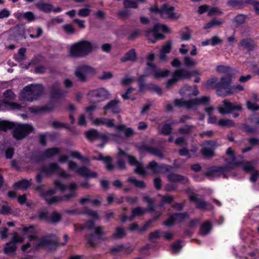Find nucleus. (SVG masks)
I'll return each mask as SVG.
<instances>
[{
  "label": "nucleus",
  "instance_id": "obj_56",
  "mask_svg": "<svg viewBox=\"0 0 259 259\" xmlns=\"http://www.w3.org/2000/svg\"><path fill=\"white\" fill-rule=\"evenodd\" d=\"M63 29L65 32L68 34H72L75 33V30L72 24H65L63 26Z\"/></svg>",
  "mask_w": 259,
  "mask_h": 259
},
{
  "label": "nucleus",
  "instance_id": "obj_51",
  "mask_svg": "<svg viewBox=\"0 0 259 259\" xmlns=\"http://www.w3.org/2000/svg\"><path fill=\"white\" fill-rule=\"evenodd\" d=\"M125 235V231L123 228L117 227L116 229L115 233L113 234V237L114 238L118 239L124 237Z\"/></svg>",
  "mask_w": 259,
  "mask_h": 259
},
{
  "label": "nucleus",
  "instance_id": "obj_18",
  "mask_svg": "<svg viewBox=\"0 0 259 259\" xmlns=\"http://www.w3.org/2000/svg\"><path fill=\"white\" fill-rule=\"evenodd\" d=\"M242 109V106L239 104L232 103L229 101H223V105L218 108L219 112L222 114L230 113L234 110L240 111Z\"/></svg>",
  "mask_w": 259,
  "mask_h": 259
},
{
  "label": "nucleus",
  "instance_id": "obj_59",
  "mask_svg": "<svg viewBox=\"0 0 259 259\" xmlns=\"http://www.w3.org/2000/svg\"><path fill=\"white\" fill-rule=\"evenodd\" d=\"M91 12V10L90 9L88 8H85L81 9L79 10L78 14L80 17H87L88 16Z\"/></svg>",
  "mask_w": 259,
  "mask_h": 259
},
{
  "label": "nucleus",
  "instance_id": "obj_17",
  "mask_svg": "<svg viewBox=\"0 0 259 259\" xmlns=\"http://www.w3.org/2000/svg\"><path fill=\"white\" fill-rule=\"evenodd\" d=\"M24 238L20 236L17 233L13 234L12 240L10 242L6 244L4 248V252L7 254H13L17 248L16 243H21L23 241Z\"/></svg>",
  "mask_w": 259,
  "mask_h": 259
},
{
  "label": "nucleus",
  "instance_id": "obj_20",
  "mask_svg": "<svg viewBox=\"0 0 259 259\" xmlns=\"http://www.w3.org/2000/svg\"><path fill=\"white\" fill-rule=\"evenodd\" d=\"M61 150L58 148H49L44 151L39 156L35 155L31 159L32 162L39 161L44 158H50L60 153Z\"/></svg>",
  "mask_w": 259,
  "mask_h": 259
},
{
  "label": "nucleus",
  "instance_id": "obj_52",
  "mask_svg": "<svg viewBox=\"0 0 259 259\" xmlns=\"http://www.w3.org/2000/svg\"><path fill=\"white\" fill-rule=\"evenodd\" d=\"M172 123L170 124L165 123L163 124L161 127H160V132L164 135H169L171 132V125Z\"/></svg>",
  "mask_w": 259,
  "mask_h": 259
},
{
  "label": "nucleus",
  "instance_id": "obj_63",
  "mask_svg": "<svg viewBox=\"0 0 259 259\" xmlns=\"http://www.w3.org/2000/svg\"><path fill=\"white\" fill-rule=\"evenodd\" d=\"M234 21L238 24H242L245 21V16L243 15H238L235 17Z\"/></svg>",
  "mask_w": 259,
  "mask_h": 259
},
{
  "label": "nucleus",
  "instance_id": "obj_41",
  "mask_svg": "<svg viewBox=\"0 0 259 259\" xmlns=\"http://www.w3.org/2000/svg\"><path fill=\"white\" fill-rule=\"evenodd\" d=\"M183 62H184V65L186 67H195V66L197 65V64L198 63L197 61L195 59H194L188 56H185L184 58Z\"/></svg>",
  "mask_w": 259,
  "mask_h": 259
},
{
  "label": "nucleus",
  "instance_id": "obj_8",
  "mask_svg": "<svg viewBox=\"0 0 259 259\" xmlns=\"http://www.w3.org/2000/svg\"><path fill=\"white\" fill-rule=\"evenodd\" d=\"M209 101V97L204 96L200 98H196L189 101H185L183 99L181 100L176 99L175 101V103L178 106L191 109L199 104H206Z\"/></svg>",
  "mask_w": 259,
  "mask_h": 259
},
{
  "label": "nucleus",
  "instance_id": "obj_50",
  "mask_svg": "<svg viewBox=\"0 0 259 259\" xmlns=\"http://www.w3.org/2000/svg\"><path fill=\"white\" fill-rule=\"evenodd\" d=\"M218 125L224 127H231L234 126V123L230 119H222L218 122Z\"/></svg>",
  "mask_w": 259,
  "mask_h": 259
},
{
  "label": "nucleus",
  "instance_id": "obj_42",
  "mask_svg": "<svg viewBox=\"0 0 259 259\" xmlns=\"http://www.w3.org/2000/svg\"><path fill=\"white\" fill-rule=\"evenodd\" d=\"M30 186V182L29 181L23 180L16 183L14 185L15 189H26Z\"/></svg>",
  "mask_w": 259,
  "mask_h": 259
},
{
  "label": "nucleus",
  "instance_id": "obj_35",
  "mask_svg": "<svg viewBox=\"0 0 259 259\" xmlns=\"http://www.w3.org/2000/svg\"><path fill=\"white\" fill-rule=\"evenodd\" d=\"M94 159L103 160L106 165V168L108 170H112L114 168V165L111 164L112 158L109 156L104 157L101 154H100L98 157H94Z\"/></svg>",
  "mask_w": 259,
  "mask_h": 259
},
{
  "label": "nucleus",
  "instance_id": "obj_32",
  "mask_svg": "<svg viewBox=\"0 0 259 259\" xmlns=\"http://www.w3.org/2000/svg\"><path fill=\"white\" fill-rule=\"evenodd\" d=\"M118 100H113L109 102L106 106H104L103 109L104 110H110L113 113H117L120 111L118 107Z\"/></svg>",
  "mask_w": 259,
  "mask_h": 259
},
{
  "label": "nucleus",
  "instance_id": "obj_7",
  "mask_svg": "<svg viewBox=\"0 0 259 259\" xmlns=\"http://www.w3.org/2000/svg\"><path fill=\"white\" fill-rule=\"evenodd\" d=\"M169 32L168 27L163 24H157L155 25L153 30L146 31V36L152 43H155L156 40L164 38V36L160 33H167Z\"/></svg>",
  "mask_w": 259,
  "mask_h": 259
},
{
  "label": "nucleus",
  "instance_id": "obj_57",
  "mask_svg": "<svg viewBox=\"0 0 259 259\" xmlns=\"http://www.w3.org/2000/svg\"><path fill=\"white\" fill-rule=\"evenodd\" d=\"M222 24V22L221 21L213 19L210 21L209 22L207 23L205 26L204 27V29H208L210 28L215 26H219Z\"/></svg>",
  "mask_w": 259,
  "mask_h": 259
},
{
  "label": "nucleus",
  "instance_id": "obj_43",
  "mask_svg": "<svg viewBox=\"0 0 259 259\" xmlns=\"http://www.w3.org/2000/svg\"><path fill=\"white\" fill-rule=\"evenodd\" d=\"M211 226L209 222H205L201 225L200 233L202 235H205L211 230Z\"/></svg>",
  "mask_w": 259,
  "mask_h": 259
},
{
  "label": "nucleus",
  "instance_id": "obj_2",
  "mask_svg": "<svg viewBox=\"0 0 259 259\" xmlns=\"http://www.w3.org/2000/svg\"><path fill=\"white\" fill-rule=\"evenodd\" d=\"M226 153L229 156L227 162L230 165V166L212 167L205 173L206 176L210 179L219 177L227 178L231 167L233 168L242 163L243 158L241 156L235 157L234 151L231 147L227 149Z\"/></svg>",
  "mask_w": 259,
  "mask_h": 259
},
{
  "label": "nucleus",
  "instance_id": "obj_19",
  "mask_svg": "<svg viewBox=\"0 0 259 259\" xmlns=\"http://www.w3.org/2000/svg\"><path fill=\"white\" fill-rule=\"evenodd\" d=\"M56 172H57L59 175L63 178H69L70 177L69 174L64 170L60 169L58 165L55 163H52L49 167L43 168L41 171V173L48 176Z\"/></svg>",
  "mask_w": 259,
  "mask_h": 259
},
{
  "label": "nucleus",
  "instance_id": "obj_13",
  "mask_svg": "<svg viewBox=\"0 0 259 259\" xmlns=\"http://www.w3.org/2000/svg\"><path fill=\"white\" fill-rule=\"evenodd\" d=\"M3 95L4 99L2 102L1 105H5L9 109H21L22 106L20 105L12 102L15 98V95L11 90L6 91Z\"/></svg>",
  "mask_w": 259,
  "mask_h": 259
},
{
  "label": "nucleus",
  "instance_id": "obj_28",
  "mask_svg": "<svg viewBox=\"0 0 259 259\" xmlns=\"http://www.w3.org/2000/svg\"><path fill=\"white\" fill-rule=\"evenodd\" d=\"M180 93L184 96H197L199 93V91L195 85L193 87L185 85L181 89Z\"/></svg>",
  "mask_w": 259,
  "mask_h": 259
},
{
  "label": "nucleus",
  "instance_id": "obj_16",
  "mask_svg": "<svg viewBox=\"0 0 259 259\" xmlns=\"http://www.w3.org/2000/svg\"><path fill=\"white\" fill-rule=\"evenodd\" d=\"M109 93L104 88H100L90 91L88 94L89 99L92 101H102L108 98Z\"/></svg>",
  "mask_w": 259,
  "mask_h": 259
},
{
  "label": "nucleus",
  "instance_id": "obj_60",
  "mask_svg": "<svg viewBox=\"0 0 259 259\" xmlns=\"http://www.w3.org/2000/svg\"><path fill=\"white\" fill-rule=\"evenodd\" d=\"M218 79L216 77H213L208 79L206 83L207 88H213L215 89V84L218 83Z\"/></svg>",
  "mask_w": 259,
  "mask_h": 259
},
{
  "label": "nucleus",
  "instance_id": "obj_6",
  "mask_svg": "<svg viewBox=\"0 0 259 259\" xmlns=\"http://www.w3.org/2000/svg\"><path fill=\"white\" fill-rule=\"evenodd\" d=\"M43 92L44 88L41 84H31L23 89L19 95V98L21 100L32 101L37 99Z\"/></svg>",
  "mask_w": 259,
  "mask_h": 259
},
{
  "label": "nucleus",
  "instance_id": "obj_64",
  "mask_svg": "<svg viewBox=\"0 0 259 259\" xmlns=\"http://www.w3.org/2000/svg\"><path fill=\"white\" fill-rule=\"evenodd\" d=\"M10 15V12L7 9H3L0 11V19L8 18Z\"/></svg>",
  "mask_w": 259,
  "mask_h": 259
},
{
  "label": "nucleus",
  "instance_id": "obj_22",
  "mask_svg": "<svg viewBox=\"0 0 259 259\" xmlns=\"http://www.w3.org/2000/svg\"><path fill=\"white\" fill-rule=\"evenodd\" d=\"M190 201L196 203V207L201 210H210L213 208V206L209 203L200 200L197 197V195L192 193L189 196Z\"/></svg>",
  "mask_w": 259,
  "mask_h": 259
},
{
  "label": "nucleus",
  "instance_id": "obj_27",
  "mask_svg": "<svg viewBox=\"0 0 259 259\" xmlns=\"http://www.w3.org/2000/svg\"><path fill=\"white\" fill-rule=\"evenodd\" d=\"M254 163L252 162H247L244 165L243 169L246 171L251 172V176L250 180L251 182H254L259 177V172L254 169Z\"/></svg>",
  "mask_w": 259,
  "mask_h": 259
},
{
  "label": "nucleus",
  "instance_id": "obj_1",
  "mask_svg": "<svg viewBox=\"0 0 259 259\" xmlns=\"http://www.w3.org/2000/svg\"><path fill=\"white\" fill-rule=\"evenodd\" d=\"M118 160L117 161V165L120 169L125 168L124 160L127 159L129 163L136 166L135 172L142 176L148 175L150 174L148 170H151L153 173H162L170 171L172 167L168 165L164 164L159 165L154 161L150 162L146 167H144L142 164L138 161L136 158L132 156L128 155L124 152L119 150L118 154Z\"/></svg>",
  "mask_w": 259,
  "mask_h": 259
},
{
  "label": "nucleus",
  "instance_id": "obj_24",
  "mask_svg": "<svg viewBox=\"0 0 259 259\" xmlns=\"http://www.w3.org/2000/svg\"><path fill=\"white\" fill-rule=\"evenodd\" d=\"M104 228L101 226H98L95 228V234H91L89 237L90 243L94 246L96 241L99 240L103 239Z\"/></svg>",
  "mask_w": 259,
  "mask_h": 259
},
{
  "label": "nucleus",
  "instance_id": "obj_9",
  "mask_svg": "<svg viewBox=\"0 0 259 259\" xmlns=\"http://www.w3.org/2000/svg\"><path fill=\"white\" fill-rule=\"evenodd\" d=\"M154 57L155 55L154 53L149 54L147 57V59L148 60L147 66L150 73L156 79L167 76L169 73V71L168 70L165 69L161 71L158 69L156 66L153 65L152 62L154 60Z\"/></svg>",
  "mask_w": 259,
  "mask_h": 259
},
{
  "label": "nucleus",
  "instance_id": "obj_30",
  "mask_svg": "<svg viewBox=\"0 0 259 259\" xmlns=\"http://www.w3.org/2000/svg\"><path fill=\"white\" fill-rule=\"evenodd\" d=\"M55 192V189H51L47 192L42 193L41 195L48 203L51 204L57 202L60 199L58 197L53 196Z\"/></svg>",
  "mask_w": 259,
  "mask_h": 259
},
{
  "label": "nucleus",
  "instance_id": "obj_40",
  "mask_svg": "<svg viewBox=\"0 0 259 259\" xmlns=\"http://www.w3.org/2000/svg\"><path fill=\"white\" fill-rule=\"evenodd\" d=\"M197 151V148L195 147L190 151H188L186 148L180 149L179 151V154L181 156H187L188 157H191L194 155H195Z\"/></svg>",
  "mask_w": 259,
  "mask_h": 259
},
{
  "label": "nucleus",
  "instance_id": "obj_61",
  "mask_svg": "<svg viewBox=\"0 0 259 259\" xmlns=\"http://www.w3.org/2000/svg\"><path fill=\"white\" fill-rule=\"evenodd\" d=\"M182 247L181 242L178 241L172 245L171 249L173 252L176 253L180 251Z\"/></svg>",
  "mask_w": 259,
  "mask_h": 259
},
{
  "label": "nucleus",
  "instance_id": "obj_31",
  "mask_svg": "<svg viewBox=\"0 0 259 259\" xmlns=\"http://www.w3.org/2000/svg\"><path fill=\"white\" fill-rule=\"evenodd\" d=\"M66 92L60 88L58 84H54L52 88V97L54 99H59L63 97Z\"/></svg>",
  "mask_w": 259,
  "mask_h": 259
},
{
  "label": "nucleus",
  "instance_id": "obj_25",
  "mask_svg": "<svg viewBox=\"0 0 259 259\" xmlns=\"http://www.w3.org/2000/svg\"><path fill=\"white\" fill-rule=\"evenodd\" d=\"M90 119L93 124L96 126L106 125L108 127L114 126V120L106 119L103 117L93 118L91 117Z\"/></svg>",
  "mask_w": 259,
  "mask_h": 259
},
{
  "label": "nucleus",
  "instance_id": "obj_10",
  "mask_svg": "<svg viewBox=\"0 0 259 259\" xmlns=\"http://www.w3.org/2000/svg\"><path fill=\"white\" fill-rule=\"evenodd\" d=\"M200 74V71L198 70H194L192 71H188L184 69L178 70L173 73L172 78L168 80L166 86L168 88L179 80L190 77L196 74L199 75Z\"/></svg>",
  "mask_w": 259,
  "mask_h": 259
},
{
  "label": "nucleus",
  "instance_id": "obj_34",
  "mask_svg": "<svg viewBox=\"0 0 259 259\" xmlns=\"http://www.w3.org/2000/svg\"><path fill=\"white\" fill-rule=\"evenodd\" d=\"M139 152L142 154L144 152H147L155 155L157 156L161 157L162 152L161 150L156 148H152L147 146H142L139 148Z\"/></svg>",
  "mask_w": 259,
  "mask_h": 259
},
{
  "label": "nucleus",
  "instance_id": "obj_15",
  "mask_svg": "<svg viewBox=\"0 0 259 259\" xmlns=\"http://www.w3.org/2000/svg\"><path fill=\"white\" fill-rule=\"evenodd\" d=\"M150 10L152 12H158L164 19H176L179 17V16L174 12V8L173 7H167L166 5H164L160 10L156 6L151 8Z\"/></svg>",
  "mask_w": 259,
  "mask_h": 259
},
{
  "label": "nucleus",
  "instance_id": "obj_55",
  "mask_svg": "<svg viewBox=\"0 0 259 259\" xmlns=\"http://www.w3.org/2000/svg\"><path fill=\"white\" fill-rule=\"evenodd\" d=\"M123 5L126 8H137L138 4L136 2L132 0H124Z\"/></svg>",
  "mask_w": 259,
  "mask_h": 259
},
{
  "label": "nucleus",
  "instance_id": "obj_38",
  "mask_svg": "<svg viewBox=\"0 0 259 259\" xmlns=\"http://www.w3.org/2000/svg\"><path fill=\"white\" fill-rule=\"evenodd\" d=\"M205 111L209 115L208 123L212 124H217V119L215 116L212 115V113L214 110V108L213 107H208L205 108Z\"/></svg>",
  "mask_w": 259,
  "mask_h": 259
},
{
  "label": "nucleus",
  "instance_id": "obj_37",
  "mask_svg": "<svg viewBox=\"0 0 259 259\" xmlns=\"http://www.w3.org/2000/svg\"><path fill=\"white\" fill-rule=\"evenodd\" d=\"M16 17L18 19H20L21 18L23 17L28 22H32L36 19L35 15L31 12H27L23 13H18L16 14Z\"/></svg>",
  "mask_w": 259,
  "mask_h": 259
},
{
  "label": "nucleus",
  "instance_id": "obj_47",
  "mask_svg": "<svg viewBox=\"0 0 259 259\" xmlns=\"http://www.w3.org/2000/svg\"><path fill=\"white\" fill-rule=\"evenodd\" d=\"M61 219V214L57 212H54L50 215V218L48 219V222L52 223H57L59 222Z\"/></svg>",
  "mask_w": 259,
  "mask_h": 259
},
{
  "label": "nucleus",
  "instance_id": "obj_21",
  "mask_svg": "<svg viewBox=\"0 0 259 259\" xmlns=\"http://www.w3.org/2000/svg\"><path fill=\"white\" fill-rule=\"evenodd\" d=\"M203 146L201 152L204 157L208 158L213 155V150L218 145L215 142L211 141L204 142Z\"/></svg>",
  "mask_w": 259,
  "mask_h": 259
},
{
  "label": "nucleus",
  "instance_id": "obj_12",
  "mask_svg": "<svg viewBox=\"0 0 259 259\" xmlns=\"http://www.w3.org/2000/svg\"><path fill=\"white\" fill-rule=\"evenodd\" d=\"M97 72V69L88 65H82L77 67L75 70V76L81 81H84L87 77Z\"/></svg>",
  "mask_w": 259,
  "mask_h": 259
},
{
  "label": "nucleus",
  "instance_id": "obj_33",
  "mask_svg": "<svg viewBox=\"0 0 259 259\" xmlns=\"http://www.w3.org/2000/svg\"><path fill=\"white\" fill-rule=\"evenodd\" d=\"M172 42L168 41L164 45L160 52V59L162 61H166L167 59L166 54H168L171 48Z\"/></svg>",
  "mask_w": 259,
  "mask_h": 259
},
{
  "label": "nucleus",
  "instance_id": "obj_29",
  "mask_svg": "<svg viewBox=\"0 0 259 259\" xmlns=\"http://www.w3.org/2000/svg\"><path fill=\"white\" fill-rule=\"evenodd\" d=\"M76 173L85 178H96L98 176L96 172L91 170L85 166L78 168L76 169Z\"/></svg>",
  "mask_w": 259,
  "mask_h": 259
},
{
  "label": "nucleus",
  "instance_id": "obj_46",
  "mask_svg": "<svg viewBox=\"0 0 259 259\" xmlns=\"http://www.w3.org/2000/svg\"><path fill=\"white\" fill-rule=\"evenodd\" d=\"M116 128L123 132L126 137H130L134 134V131L131 128H126L124 125L116 126Z\"/></svg>",
  "mask_w": 259,
  "mask_h": 259
},
{
  "label": "nucleus",
  "instance_id": "obj_49",
  "mask_svg": "<svg viewBox=\"0 0 259 259\" xmlns=\"http://www.w3.org/2000/svg\"><path fill=\"white\" fill-rule=\"evenodd\" d=\"M25 49H24V48H21L20 49L19 51H18V53L15 55L14 56V58L15 59V60L18 62H21L23 60H24L25 59Z\"/></svg>",
  "mask_w": 259,
  "mask_h": 259
},
{
  "label": "nucleus",
  "instance_id": "obj_5",
  "mask_svg": "<svg viewBox=\"0 0 259 259\" xmlns=\"http://www.w3.org/2000/svg\"><path fill=\"white\" fill-rule=\"evenodd\" d=\"M97 48L95 44L88 40H82L71 46L70 54L75 57H83Z\"/></svg>",
  "mask_w": 259,
  "mask_h": 259
},
{
  "label": "nucleus",
  "instance_id": "obj_58",
  "mask_svg": "<svg viewBox=\"0 0 259 259\" xmlns=\"http://www.w3.org/2000/svg\"><path fill=\"white\" fill-rule=\"evenodd\" d=\"M42 30L41 28L38 27L36 29H34L32 34H30V37L34 38L39 37L42 33Z\"/></svg>",
  "mask_w": 259,
  "mask_h": 259
},
{
  "label": "nucleus",
  "instance_id": "obj_14",
  "mask_svg": "<svg viewBox=\"0 0 259 259\" xmlns=\"http://www.w3.org/2000/svg\"><path fill=\"white\" fill-rule=\"evenodd\" d=\"M231 83L232 79L230 75L222 77L220 81L215 84V89L217 90V94L220 96L223 95V91L227 93H229Z\"/></svg>",
  "mask_w": 259,
  "mask_h": 259
},
{
  "label": "nucleus",
  "instance_id": "obj_23",
  "mask_svg": "<svg viewBox=\"0 0 259 259\" xmlns=\"http://www.w3.org/2000/svg\"><path fill=\"white\" fill-rule=\"evenodd\" d=\"M188 217L186 213H176L170 215L168 219L164 222V225L170 227L176 223H180Z\"/></svg>",
  "mask_w": 259,
  "mask_h": 259
},
{
  "label": "nucleus",
  "instance_id": "obj_3",
  "mask_svg": "<svg viewBox=\"0 0 259 259\" xmlns=\"http://www.w3.org/2000/svg\"><path fill=\"white\" fill-rule=\"evenodd\" d=\"M35 229L31 226L23 229V235L28 237L29 242L22 246L21 249L23 252H28L42 247H49L52 244V242L46 238H39L37 236L33 235Z\"/></svg>",
  "mask_w": 259,
  "mask_h": 259
},
{
  "label": "nucleus",
  "instance_id": "obj_11",
  "mask_svg": "<svg viewBox=\"0 0 259 259\" xmlns=\"http://www.w3.org/2000/svg\"><path fill=\"white\" fill-rule=\"evenodd\" d=\"M55 187L60 190V191L64 193V197L67 199L76 197L77 194L76 190L77 189V185L75 183H71L69 185H65L63 184L60 181L56 180L54 182Z\"/></svg>",
  "mask_w": 259,
  "mask_h": 259
},
{
  "label": "nucleus",
  "instance_id": "obj_45",
  "mask_svg": "<svg viewBox=\"0 0 259 259\" xmlns=\"http://www.w3.org/2000/svg\"><path fill=\"white\" fill-rule=\"evenodd\" d=\"M240 45L244 48L249 50L254 47V42L251 39H244L240 42Z\"/></svg>",
  "mask_w": 259,
  "mask_h": 259
},
{
  "label": "nucleus",
  "instance_id": "obj_4",
  "mask_svg": "<svg viewBox=\"0 0 259 259\" xmlns=\"http://www.w3.org/2000/svg\"><path fill=\"white\" fill-rule=\"evenodd\" d=\"M8 129H12L14 137L19 140L23 138L31 133L33 128L30 124L16 123L0 120V131H6Z\"/></svg>",
  "mask_w": 259,
  "mask_h": 259
},
{
  "label": "nucleus",
  "instance_id": "obj_54",
  "mask_svg": "<svg viewBox=\"0 0 259 259\" xmlns=\"http://www.w3.org/2000/svg\"><path fill=\"white\" fill-rule=\"evenodd\" d=\"M128 181L138 188H143L145 186V185L143 181H138L134 178H130Z\"/></svg>",
  "mask_w": 259,
  "mask_h": 259
},
{
  "label": "nucleus",
  "instance_id": "obj_48",
  "mask_svg": "<svg viewBox=\"0 0 259 259\" xmlns=\"http://www.w3.org/2000/svg\"><path fill=\"white\" fill-rule=\"evenodd\" d=\"M217 72L221 73H224L226 75H231V68L226 66L220 65L218 66L217 67Z\"/></svg>",
  "mask_w": 259,
  "mask_h": 259
},
{
  "label": "nucleus",
  "instance_id": "obj_44",
  "mask_svg": "<svg viewBox=\"0 0 259 259\" xmlns=\"http://www.w3.org/2000/svg\"><path fill=\"white\" fill-rule=\"evenodd\" d=\"M85 136L89 140H93L99 138V134L97 130L92 129L85 133Z\"/></svg>",
  "mask_w": 259,
  "mask_h": 259
},
{
  "label": "nucleus",
  "instance_id": "obj_36",
  "mask_svg": "<svg viewBox=\"0 0 259 259\" xmlns=\"http://www.w3.org/2000/svg\"><path fill=\"white\" fill-rule=\"evenodd\" d=\"M167 178L168 181L171 182H182L184 183H186L188 181L187 178L181 175H176L175 174L169 175Z\"/></svg>",
  "mask_w": 259,
  "mask_h": 259
},
{
  "label": "nucleus",
  "instance_id": "obj_39",
  "mask_svg": "<svg viewBox=\"0 0 259 259\" xmlns=\"http://www.w3.org/2000/svg\"><path fill=\"white\" fill-rule=\"evenodd\" d=\"M36 6L39 10L45 13L50 12L53 8L52 5L44 3H37L36 4Z\"/></svg>",
  "mask_w": 259,
  "mask_h": 259
},
{
  "label": "nucleus",
  "instance_id": "obj_26",
  "mask_svg": "<svg viewBox=\"0 0 259 259\" xmlns=\"http://www.w3.org/2000/svg\"><path fill=\"white\" fill-rule=\"evenodd\" d=\"M146 212V209L141 207H138L132 209V215L129 218H127L126 214H124L121 218V221L122 222H125L127 220L132 221L135 217H138L144 214Z\"/></svg>",
  "mask_w": 259,
  "mask_h": 259
},
{
  "label": "nucleus",
  "instance_id": "obj_53",
  "mask_svg": "<svg viewBox=\"0 0 259 259\" xmlns=\"http://www.w3.org/2000/svg\"><path fill=\"white\" fill-rule=\"evenodd\" d=\"M136 57V54L134 50H132L128 51L126 54L124 59H122L123 61H128V60H135Z\"/></svg>",
  "mask_w": 259,
  "mask_h": 259
},
{
  "label": "nucleus",
  "instance_id": "obj_62",
  "mask_svg": "<svg viewBox=\"0 0 259 259\" xmlns=\"http://www.w3.org/2000/svg\"><path fill=\"white\" fill-rule=\"evenodd\" d=\"M247 107L249 110L253 111L257 110L259 109V106L256 103L249 101L247 102Z\"/></svg>",
  "mask_w": 259,
  "mask_h": 259
}]
</instances>
